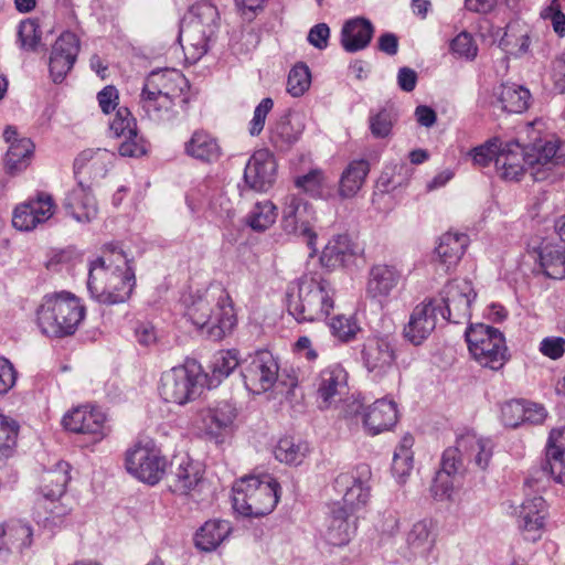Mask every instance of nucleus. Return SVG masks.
<instances>
[{
  "mask_svg": "<svg viewBox=\"0 0 565 565\" xmlns=\"http://www.w3.org/2000/svg\"><path fill=\"white\" fill-rule=\"evenodd\" d=\"M236 416L235 406L227 401H221L204 411L203 422L209 434L218 436L232 430Z\"/></svg>",
  "mask_w": 565,
  "mask_h": 565,
  "instance_id": "obj_32",
  "label": "nucleus"
},
{
  "mask_svg": "<svg viewBox=\"0 0 565 565\" xmlns=\"http://www.w3.org/2000/svg\"><path fill=\"white\" fill-rule=\"evenodd\" d=\"M371 469L360 465L351 472L340 473L334 480V488L343 494V503L351 510L360 509L370 500L369 480Z\"/></svg>",
  "mask_w": 565,
  "mask_h": 565,
  "instance_id": "obj_17",
  "label": "nucleus"
},
{
  "mask_svg": "<svg viewBox=\"0 0 565 565\" xmlns=\"http://www.w3.org/2000/svg\"><path fill=\"white\" fill-rule=\"evenodd\" d=\"M309 452V446L305 441H296L294 438H281L274 449L275 458L286 465H300Z\"/></svg>",
  "mask_w": 565,
  "mask_h": 565,
  "instance_id": "obj_48",
  "label": "nucleus"
},
{
  "mask_svg": "<svg viewBox=\"0 0 565 565\" xmlns=\"http://www.w3.org/2000/svg\"><path fill=\"white\" fill-rule=\"evenodd\" d=\"M277 218V207L270 201L257 202L246 217L247 225L256 232L269 228Z\"/></svg>",
  "mask_w": 565,
  "mask_h": 565,
  "instance_id": "obj_50",
  "label": "nucleus"
},
{
  "mask_svg": "<svg viewBox=\"0 0 565 565\" xmlns=\"http://www.w3.org/2000/svg\"><path fill=\"white\" fill-rule=\"evenodd\" d=\"M34 143L30 138L22 137L19 142L9 146L4 158V167L9 174L15 175L24 171L31 163Z\"/></svg>",
  "mask_w": 565,
  "mask_h": 565,
  "instance_id": "obj_45",
  "label": "nucleus"
},
{
  "mask_svg": "<svg viewBox=\"0 0 565 565\" xmlns=\"http://www.w3.org/2000/svg\"><path fill=\"white\" fill-rule=\"evenodd\" d=\"M17 435V423L0 414V463L11 455Z\"/></svg>",
  "mask_w": 565,
  "mask_h": 565,
  "instance_id": "obj_55",
  "label": "nucleus"
},
{
  "mask_svg": "<svg viewBox=\"0 0 565 565\" xmlns=\"http://www.w3.org/2000/svg\"><path fill=\"white\" fill-rule=\"evenodd\" d=\"M124 140L118 147V151L122 157H140L147 152L145 139L138 135L137 130H132L126 136H121Z\"/></svg>",
  "mask_w": 565,
  "mask_h": 565,
  "instance_id": "obj_59",
  "label": "nucleus"
},
{
  "mask_svg": "<svg viewBox=\"0 0 565 565\" xmlns=\"http://www.w3.org/2000/svg\"><path fill=\"white\" fill-rule=\"evenodd\" d=\"M540 265L545 276L565 278V248L561 245L544 244L539 248Z\"/></svg>",
  "mask_w": 565,
  "mask_h": 565,
  "instance_id": "obj_46",
  "label": "nucleus"
},
{
  "mask_svg": "<svg viewBox=\"0 0 565 565\" xmlns=\"http://www.w3.org/2000/svg\"><path fill=\"white\" fill-rule=\"evenodd\" d=\"M529 170L523 146L518 140L500 143L495 156V171L505 181H519Z\"/></svg>",
  "mask_w": 565,
  "mask_h": 565,
  "instance_id": "obj_23",
  "label": "nucleus"
},
{
  "mask_svg": "<svg viewBox=\"0 0 565 565\" xmlns=\"http://www.w3.org/2000/svg\"><path fill=\"white\" fill-rule=\"evenodd\" d=\"M466 341L473 359L484 367L499 370L509 359L504 337L493 327L471 326L466 331Z\"/></svg>",
  "mask_w": 565,
  "mask_h": 565,
  "instance_id": "obj_7",
  "label": "nucleus"
},
{
  "mask_svg": "<svg viewBox=\"0 0 565 565\" xmlns=\"http://www.w3.org/2000/svg\"><path fill=\"white\" fill-rule=\"evenodd\" d=\"M279 483L270 475L248 476L233 487V508L244 516L269 514L279 500Z\"/></svg>",
  "mask_w": 565,
  "mask_h": 565,
  "instance_id": "obj_5",
  "label": "nucleus"
},
{
  "mask_svg": "<svg viewBox=\"0 0 565 565\" xmlns=\"http://www.w3.org/2000/svg\"><path fill=\"white\" fill-rule=\"evenodd\" d=\"M41 31L36 19H25L20 22L18 38L20 46L26 51H35L41 42Z\"/></svg>",
  "mask_w": 565,
  "mask_h": 565,
  "instance_id": "obj_54",
  "label": "nucleus"
},
{
  "mask_svg": "<svg viewBox=\"0 0 565 565\" xmlns=\"http://www.w3.org/2000/svg\"><path fill=\"white\" fill-rule=\"evenodd\" d=\"M204 377L199 363L193 360L186 361L161 374L158 391L164 402L183 406L201 395Z\"/></svg>",
  "mask_w": 565,
  "mask_h": 565,
  "instance_id": "obj_6",
  "label": "nucleus"
},
{
  "mask_svg": "<svg viewBox=\"0 0 565 565\" xmlns=\"http://www.w3.org/2000/svg\"><path fill=\"white\" fill-rule=\"evenodd\" d=\"M397 116L393 107L371 109L367 118L371 135L376 139H384L391 136Z\"/></svg>",
  "mask_w": 565,
  "mask_h": 565,
  "instance_id": "obj_49",
  "label": "nucleus"
},
{
  "mask_svg": "<svg viewBox=\"0 0 565 565\" xmlns=\"http://www.w3.org/2000/svg\"><path fill=\"white\" fill-rule=\"evenodd\" d=\"M332 334L342 342L351 341L355 338L360 328L352 318L337 316L330 323Z\"/></svg>",
  "mask_w": 565,
  "mask_h": 565,
  "instance_id": "obj_58",
  "label": "nucleus"
},
{
  "mask_svg": "<svg viewBox=\"0 0 565 565\" xmlns=\"http://www.w3.org/2000/svg\"><path fill=\"white\" fill-rule=\"evenodd\" d=\"M402 271L394 265L374 264L367 273L365 292L371 299L385 300L402 280Z\"/></svg>",
  "mask_w": 565,
  "mask_h": 565,
  "instance_id": "obj_22",
  "label": "nucleus"
},
{
  "mask_svg": "<svg viewBox=\"0 0 565 565\" xmlns=\"http://www.w3.org/2000/svg\"><path fill=\"white\" fill-rule=\"evenodd\" d=\"M135 273L122 250L111 247L110 256L97 259L89 268L87 289L105 305L125 302L135 286Z\"/></svg>",
  "mask_w": 565,
  "mask_h": 565,
  "instance_id": "obj_1",
  "label": "nucleus"
},
{
  "mask_svg": "<svg viewBox=\"0 0 565 565\" xmlns=\"http://www.w3.org/2000/svg\"><path fill=\"white\" fill-rule=\"evenodd\" d=\"M175 100L162 95H151L146 92L140 94V107L146 116L156 122H167L178 115Z\"/></svg>",
  "mask_w": 565,
  "mask_h": 565,
  "instance_id": "obj_40",
  "label": "nucleus"
},
{
  "mask_svg": "<svg viewBox=\"0 0 565 565\" xmlns=\"http://www.w3.org/2000/svg\"><path fill=\"white\" fill-rule=\"evenodd\" d=\"M125 466L138 480L156 484L163 477L167 462L153 445L138 443L127 450Z\"/></svg>",
  "mask_w": 565,
  "mask_h": 565,
  "instance_id": "obj_10",
  "label": "nucleus"
},
{
  "mask_svg": "<svg viewBox=\"0 0 565 565\" xmlns=\"http://www.w3.org/2000/svg\"><path fill=\"white\" fill-rule=\"evenodd\" d=\"M334 289L319 273H306L289 282L286 306L298 322L324 320L334 306Z\"/></svg>",
  "mask_w": 565,
  "mask_h": 565,
  "instance_id": "obj_2",
  "label": "nucleus"
},
{
  "mask_svg": "<svg viewBox=\"0 0 565 565\" xmlns=\"http://www.w3.org/2000/svg\"><path fill=\"white\" fill-rule=\"evenodd\" d=\"M355 531L356 523L351 513L340 503L334 504L323 532L327 543L333 546H344L354 536Z\"/></svg>",
  "mask_w": 565,
  "mask_h": 565,
  "instance_id": "obj_25",
  "label": "nucleus"
},
{
  "mask_svg": "<svg viewBox=\"0 0 565 565\" xmlns=\"http://www.w3.org/2000/svg\"><path fill=\"white\" fill-rule=\"evenodd\" d=\"M363 425L370 435L390 430L397 423V406L392 399L380 398L363 409Z\"/></svg>",
  "mask_w": 565,
  "mask_h": 565,
  "instance_id": "obj_26",
  "label": "nucleus"
},
{
  "mask_svg": "<svg viewBox=\"0 0 565 565\" xmlns=\"http://www.w3.org/2000/svg\"><path fill=\"white\" fill-rule=\"evenodd\" d=\"M525 402L510 401L501 408L502 423L508 427H518L524 423Z\"/></svg>",
  "mask_w": 565,
  "mask_h": 565,
  "instance_id": "obj_60",
  "label": "nucleus"
},
{
  "mask_svg": "<svg viewBox=\"0 0 565 565\" xmlns=\"http://www.w3.org/2000/svg\"><path fill=\"white\" fill-rule=\"evenodd\" d=\"M274 107V100L269 97L262 99L254 110V116L249 122V134L258 136L265 126L266 117Z\"/></svg>",
  "mask_w": 565,
  "mask_h": 565,
  "instance_id": "obj_63",
  "label": "nucleus"
},
{
  "mask_svg": "<svg viewBox=\"0 0 565 565\" xmlns=\"http://www.w3.org/2000/svg\"><path fill=\"white\" fill-rule=\"evenodd\" d=\"M438 316L445 317V311L437 299L428 298L418 303L404 327L405 339L414 345L422 344L436 329Z\"/></svg>",
  "mask_w": 565,
  "mask_h": 565,
  "instance_id": "obj_16",
  "label": "nucleus"
},
{
  "mask_svg": "<svg viewBox=\"0 0 565 565\" xmlns=\"http://www.w3.org/2000/svg\"><path fill=\"white\" fill-rule=\"evenodd\" d=\"M185 152L190 157L203 162L217 161L222 156L217 140L204 130L193 132L190 140L185 143Z\"/></svg>",
  "mask_w": 565,
  "mask_h": 565,
  "instance_id": "obj_41",
  "label": "nucleus"
},
{
  "mask_svg": "<svg viewBox=\"0 0 565 565\" xmlns=\"http://www.w3.org/2000/svg\"><path fill=\"white\" fill-rule=\"evenodd\" d=\"M230 533V522L221 520L207 521L196 532L195 545L202 551L211 552L215 550Z\"/></svg>",
  "mask_w": 565,
  "mask_h": 565,
  "instance_id": "obj_44",
  "label": "nucleus"
},
{
  "mask_svg": "<svg viewBox=\"0 0 565 565\" xmlns=\"http://www.w3.org/2000/svg\"><path fill=\"white\" fill-rule=\"evenodd\" d=\"M436 525L431 519L415 522L407 533L406 543L415 556H426L435 544Z\"/></svg>",
  "mask_w": 565,
  "mask_h": 565,
  "instance_id": "obj_37",
  "label": "nucleus"
},
{
  "mask_svg": "<svg viewBox=\"0 0 565 565\" xmlns=\"http://www.w3.org/2000/svg\"><path fill=\"white\" fill-rule=\"evenodd\" d=\"M523 132L532 139V142L523 146V150L525 163L533 180H547L553 168L562 162V157L557 154L558 142L540 138L539 131L534 129V122H527Z\"/></svg>",
  "mask_w": 565,
  "mask_h": 565,
  "instance_id": "obj_8",
  "label": "nucleus"
},
{
  "mask_svg": "<svg viewBox=\"0 0 565 565\" xmlns=\"http://www.w3.org/2000/svg\"><path fill=\"white\" fill-rule=\"evenodd\" d=\"M311 74L307 65H295L288 75L287 92L294 97L302 96L310 87Z\"/></svg>",
  "mask_w": 565,
  "mask_h": 565,
  "instance_id": "obj_53",
  "label": "nucleus"
},
{
  "mask_svg": "<svg viewBox=\"0 0 565 565\" xmlns=\"http://www.w3.org/2000/svg\"><path fill=\"white\" fill-rule=\"evenodd\" d=\"M303 128L300 118L285 115L270 128V142L279 150H287L299 139Z\"/></svg>",
  "mask_w": 565,
  "mask_h": 565,
  "instance_id": "obj_38",
  "label": "nucleus"
},
{
  "mask_svg": "<svg viewBox=\"0 0 565 565\" xmlns=\"http://www.w3.org/2000/svg\"><path fill=\"white\" fill-rule=\"evenodd\" d=\"M238 365L242 366V360L236 350L220 351L214 355L212 364L213 376L221 381L227 377Z\"/></svg>",
  "mask_w": 565,
  "mask_h": 565,
  "instance_id": "obj_52",
  "label": "nucleus"
},
{
  "mask_svg": "<svg viewBox=\"0 0 565 565\" xmlns=\"http://www.w3.org/2000/svg\"><path fill=\"white\" fill-rule=\"evenodd\" d=\"M541 17L551 22L553 31L559 36H565V14L562 11L559 0H550L541 11Z\"/></svg>",
  "mask_w": 565,
  "mask_h": 565,
  "instance_id": "obj_57",
  "label": "nucleus"
},
{
  "mask_svg": "<svg viewBox=\"0 0 565 565\" xmlns=\"http://www.w3.org/2000/svg\"><path fill=\"white\" fill-rule=\"evenodd\" d=\"M115 154L106 149H86L74 161V173L89 174L93 180H98L107 174L108 168Z\"/></svg>",
  "mask_w": 565,
  "mask_h": 565,
  "instance_id": "obj_29",
  "label": "nucleus"
},
{
  "mask_svg": "<svg viewBox=\"0 0 565 565\" xmlns=\"http://www.w3.org/2000/svg\"><path fill=\"white\" fill-rule=\"evenodd\" d=\"M86 308L81 299L70 291L45 295L36 309V322L42 333L63 338L76 332L84 320Z\"/></svg>",
  "mask_w": 565,
  "mask_h": 565,
  "instance_id": "obj_4",
  "label": "nucleus"
},
{
  "mask_svg": "<svg viewBox=\"0 0 565 565\" xmlns=\"http://www.w3.org/2000/svg\"><path fill=\"white\" fill-rule=\"evenodd\" d=\"M55 210L56 204L53 196L47 192L39 191L34 196L15 206L12 225L19 231H32L47 222L54 215Z\"/></svg>",
  "mask_w": 565,
  "mask_h": 565,
  "instance_id": "obj_14",
  "label": "nucleus"
},
{
  "mask_svg": "<svg viewBox=\"0 0 565 565\" xmlns=\"http://www.w3.org/2000/svg\"><path fill=\"white\" fill-rule=\"evenodd\" d=\"M65 429L89 435L93 441L104 439L108 434L105 413L96 406L82 405L67 412L62 419Z\"/></svg>",
  "mask_w": 565,
  "mask_h": 565,
  "instance_id": "obj_15",
  "label": "nucleus"
},
{
  "mask_svg": "<svg viewBox=\"0 0 565 565\" xmlns=\"http://www.w3.org/2000/svg\"><path fill=\"white\" fill-rule=\"evenodd\" d=\"M500 143L501 140L499 138H492L486 143L473 148L471 151L473 163L479 167H487L492 160L495 161Z\"/></svg>",
  "mask_w": 565,
  "mask_h": 565,
  "instance_id": "obj_61",
  "label": "nucleus"
},
{
  "mask_svg": "<svg viewBox=\"0 0 565 565\" xmlns=\"http://www.w3.org/2000/svg\"><path fill=\"white\" fill-rule=\"evenodd\" d=\"M370 172V164L366 160H353L349 163L340 178L339 194L342 198H353L362 188L366 175Z\"/></svg>",
  "mask_w": 565,
  "mask_h": 565,
  "instance_id": "obj_43",
  "label": "nucleus"
},
{
  "mask_svg": "<svg viewBox=\"0 0 565 565\" xmlns=\"http://www.w3.org/2000/svg\"><path fill=\"white\" fill-rule=\"evenodd\" d=\"M493 104L502 110L521 114L529 108L531 93L515 83H502L493 88Z\"/></svg>",
  "mask_w": 565,
  "mask_h": 565,
  "instance_id": "obj_30",
  "label": "nucleus"
},
{
  "mask_svg": "<svg viewBox=\"0 0 565 565\" xmlns=\"http://www.w3.org/2000/svg\"><path fill=\"white\" fill-rule=\"evenodd\" d=\"M477 297L472 284L467 279L449 281L441 291V298L437 299L445 311L444 319L460 323L471 316V303Z\"/></svg>",
  "mask_w": 565,
  "mask_h": 565,
  "instance_id": "obj_12",
  "label": "nucleus"
},
{
  "mask_svg": "<svg viewBox=\"0 0 565 565\" xmlns=\"http://www.w3.org/2000/svg\"><path fill=\"white\" fill-rule=\"evenodd\" d=\"M356 254V246L348 235H338L324 246L320 262L323 267L334 269L345 265Z\"/></svg>",
  "mask_w": 565,
  "mask_h": 565,
  "instance_id": "obj_35",
  "label": "nucleus"
},
{
  "mask_svg": "<svg viewBox=\"0 0 565 565\" xmlns=\"http://www.w3.org/2000/svg\"><path fill=\"white\" fill-rule=\"evenodd\" d=\"M64 209L68 215L79 223H88L97 216L98 206L89 185L78 181L66 195Z\"/></svg>",
  "mask_w": 565,
  "mask_h": 565,
  "instance_id": "obj_24",
  "label": "nucleus"
},
{
  "mask_svg": "<svg viewBox=\"0 0 565 565\" xmlns=\"http://www.w3.org/2000/svg\"><path fill=\"white\" fill-rule=\"evenodd\" d=\"M33 542V530L24 522H12L6 527V543L10 550L23 553L30 548Z\"/></svg>",
  "mask_w": 565,
  "mask_h": 565,
  "instance_id": "obj_51",
  "label": "nucleus"
},
{
  "mask_svg": "<svg viewBox=\"0 0 565 565\" xmlns=\"http://www.w3.org/2000/svg\"><path fill=\"white\" fill-rule=\"evenodd\" d=\"M276 172L277 162L274 154L267 149H259L247 161L244 179L252 189L267 191L275 183Z\"/></svg>",
  "mask_w": 565,
  "mask_h": 565,
  "instance_id": "obj_19",
  "label": "nucleus"
},
{
  "mask_svg": "<svg viewBox=\"0 0 565 565\" xmlns=\"http://www.w3.org/2000/svg\"><path fill=\"white\" fill-rule=\"evenodd\" d=\"M468 244L469 237L463 233L447 232L440 236L436 254L446 271L458 265Z\"/></svg>",
  "mask_w": 565,
  "mask_h": 565,
  "instance_id": "obj_33",
  "label": "nucleus"
},
{
  "mask_svg": "<svg viewBox=\"0 0 565 565\" xmlns=\"http://www.w3.org/2000/svg\"><path fill=\"white\" fill-rule=\"evenodd\" d=\"M179 41L185 54V58L191 63L198 62L207 52V38L204 33L203 24L194 21L182 28L179 34Z\"/></svg>",
  "mask_w": 565,
  "mask_h": 565,
  "instance_id": "obj_36",
  "label": "nucleus"
},
{
  "mask_svg": "<svg viewBox=\"0 0 565 565\" xmlns=\"http://www.w3.org/2000/svg\"><path fill=\"white\" fill-rule=\"evenodd\" d=\"M110 130L117 137L126 136L130 131L136 130V120L128 108H118L115 118L110 122Z\"/></svg>",
  "mask_w": 565,
  "mask_h": 565,
  "instance_id": "obj_62",
  "label": "nucleus"
},
{
  "mask_svg": "<svg viewBox=\"0 0 565 565\" xmlns=\"http://www.w3.org/2000/svg\"><path fill=\"white\" fill-rule=\"evenodd\" d=\"M79 51V40L72 32H63L55 41L50 56V73L55 83L62 82L72 70Z\"/></svg>",
  "mask_w": 565,
  "mask_h": 565,
  "instance_id": "obj_20",
  "label": "nucleus"
},
{
  "mask_svg": "<svg viewBox=\"0 0 565 565\" xmlns=\"http://www.w3.org/2000/svg\"><path fill=\"white\" fill-rule=\"evenodd\" d=\"M278 362L267 350H260L242 360V376L246 388L260 394L270 390L278 379Z\"/></svg>",
  "mask_w": 565,
  "mask_h": 565,
  "instance_id": "obj_9",
  "label": "nucleus"
},
{
  "mask_svg": "<svg viewBox=\"0 0 565 565\" xmlns=\"http://www.w3.org/2000/svg\"><path fill=\"white\" fill-rule=\"evenodd\" d=\"M361 359L373 379L385 376L393 369L396 360L394 338L388 334L369 337L363 343Z\"/></svg>",
  "mask_w": 565,
  "mask_h": 565,
  "instance_id": "obj_13",
  "label": "nucleus"
},
{
  "mask_svg": "<svg viewBox=\"0 0 565 565\" xmlns=\"http://www.w3.org/2000/svg\"><path fill=\"white\" fill-rule=\"evenodd\" d=\"M374 33L373 24L364 18L347 21L341 30V45L344 51L354 53L365 49Z\"/></svg>",
  "mask_w": 565,
  "mask_h": 565,
  "instance_id": "obj_31",
  "label": "nucleus"
},
{
  "mask_svg": "<svg viewBox=\"0 0 565 565\" xmlns=\"http://www.w3.org/2000/svg\"><path fill=\"white\" fill-rule=\"evenodd\" d=\"M202 483V468L189 457L177 459V467L172 471L169 487L173 493L188 495Z\"/></svg>",
  "mask_w": 565,
  "mask_h": 565,
  "instance_id": "obj_28",
  "label": "nucleus"
},
{
  "mask_svg": "<svg viewBox=\"0 0 565 565\" xmlns=\"http://www.w3.org/2000/svg\"><path fill=\"white\" fill-rule=\"evenodd\" d=\"M519 26L518 23L508 24L507 30L502 32L500 26H494L489 20H483L480 24V32L482 36H486V31L491 38V43H498V45L504 50H509L513 45H519L516 51L518 54H524L530 47V38L526 33L521 34L519 39L515 38L514 30Z\"/></svg>",
  "mask_w": 565,
  "mask_h": 565,
  "instance_id": "obj_39",
  "label": "nucleus"
},
{
  "mask_svg": "<svg viewBox=\"0 0 565 565\" xmlns=\"http://www.w3.org/2000/svg\"><path fill=\"white\" fill-rule=\"evenodd\" d=\"M459 449H463L466 460L478 469L486 470L493 454V443L490 438L467 434L458 439Z\"/></svg>",
  "mask_w": 565,
  "mask_h": 565,
  "instance_id": "obj_34",
  "label": "nucleus"
},
{
  "mask_svg": "<svg viewBox=\"0 0 565 565\" xmlns=\"http://www.w3.org/2000/svg\"><path fill=\"white\" fill-rule=\"evenodd\" d=\"M546 502L542 497L526 499L519 512V526L527 541L541 537L546 519Z\"/></svg>",
  "mask_w": 565,
  "mask_h": 565,
  "instance_id": "obj_27",
  "label": "nucleus"
},
{
  "mask_svg": "<svg viewBox=\"0 0 565 565\" xmlns=\"http://www.w3.org/2000/svg\"><path fill=\"white\" fill-rule=\"evenodd\" d=\"M70 479V465L65 461H60L53 469L42 475L40 486L42 498L61 499L66 491Z\"/></svg>",
  "mask_w": 565,
  "mask_h": 565,
  "instance_id": "obj_42",
  "label": "nucleus"
},
{
  "mask_svg": "<svg viewBox=\"0 0 565 565\" xmlns=\"http://www.w3.org/2000/svg\"><path fill=\"white\" fill-rule=\"evenodd\" d=\"M322 174L318 170H312L309 173L298 177L295 181L297 188L302 189L309 195L316 198L320 196L322 192Z\"/></svg>",
  "mask_w": 565,
  "mask_h": 565,
  "instance_id": "obj_64",
  "label": "nucleus"
},
{
  "mask_svg": "<svg viewBox=\"0 0 565 565\" xmlns=\"http://www.w3.org/2000/svg\"><path fill=\"white\" fill-rule=\"evenodd\" d=\"M450 51L460 58L473 60L477 56L478 46L470 33L461 32L450 42Z\"/></svg>",
  "mask_w": 565,
  "mask_h": 565,
  "instance_id": "obj_56",
  "label": "nucleus"
},
{
  "mask_svg": "<svg viewBox=\"0 0 565 565\" xmlns=\"http://www.w3.org/2000/svg\"><path fill=\"white\" fill-rule=\"evenodd\" d=\"M318 405L329 408L341 399L348 390V373L339 363L320 371L315 381Z\"/></svg>",
  "mask_w": 565,
  "mask_h": 565,
  "instance_id": "obj_18",
  "label": "nucleus"
},
{
  "mask_svg": "<svg viewBox=\"0 0 565 565\" xmlns=\"http://www.w3.org/2000/svg\"><path fill=\"white\" fill-rule=\"evenodd\" d=\"M185 316L214 341L223 339L236 323L231 298L220 288H209L190 295L185 300Z\"/></svg>",
  "mask_w": 565,
  "mask_h": 565,
  "instance_id": "obj_3",
  "label": "nucleus"
},
{
  "mask_svg": "<svg viewBox=\"0 0 565 565\" xmlns=\"http://www.w3.org/2000/svg\"><path fill=\"white\" fill-rule=\"evenodd\" d=\"M188 82L183 74L173 68L152 71L146 78L141 92L151 95H162L179 103H184L183 89Z\"/></svg>",
  "mask_w": 565,
  "mask_h": 565,
  "instance_id": "obj_21",
  "label": "nucleus"
},
{
  "mask_svg": "<svg viewBox=\"0 0 565 565\" xmlns=\"http://www.w3.org/2000/svg\"><path fill=\"white\" fill-rule=\"evenodd\" d=\"M70 509L60 499L42 498L35 510V519L43 527L53 530L63 524Z\"/></svg>",
  "mask_w": 565,
  "mask_h": 565,
  "instance_id": "obj_47",
  "label": "nucleus"
},
{
  "mask_svg": "<svg viewBox=\"0 0 565 565\" xmlns=\"http://www.w3.org/2000/svg\"><path fill=\"white\" fill-rule=\"evenodd\" d=\"M317 221L312 206L295 194L286 198L281 225L286 233L301 236L307 245L316 252L317 234L313 225Z\"/></svg>",
  "mask_w": 565,
  "mask_h": 565,
  "instance_id": "obj_11",
  "label": "nucleus"
}]
</instances>
